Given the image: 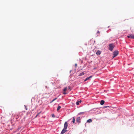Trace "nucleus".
Returning a JSON list of instances; mask_svg holds the SVG:
<instances>
[{"label":"nucleus","mask_w":134,"mask_h":134,"mask_svg":"<svg viewBox=\"0 0 134 134\" xmlns=\"http://www.w3.org/2000/svg\"><path fill=\"white\" fill-rule=\"evenodd\" d=\"M114 47L115 46L113 44H110L109 45V49L112 51Z\"/></svg>","instance_id":"obj_1"},{"label":"nucleus","mask_w":134,"mask_h":134,"mask_svg":"<svg viewBox=\"0 0 134 134\" xmlns=\"http://www.w3.org/2000/svg\"><path fill=\"white\" fill-rule=\"evenodd\" d=\"M119 53V52L118 51H115L113 52V58H114L116 56H117Z\"/></svg>","instance_id":"obj_2"},{"label":"nucleus","mask_w":134,"mask_h":134,"mask_svg":"<svg viewBox=\"0 0 134 134\" xmlns=\"http://www.w3.org/2000/svg\"><path fill=\"white\" fill-rule=\"evenodd\" d=\"M127 37L128 38L134 39V35L132 34H131L129 35H128Z\"/></svg>","instance_id":"obj_3"},{"label":"nucleus","mask_w":134,"mask_h":134,"mask_svg":"<svg viewBox=\"0 0 134 134\" xmlns=\"http://www.w3.org/2000/svg\"><path fill=\"white\" fill-rule=\"evenodd\" d=\"M68 127V123L66 122H65L64 126V129H66Z\"/></svg>","instance_id":"obj_4"},{"label":"nucleus","mask_w":134,"mask_h":134,"mask_svg":"<svg viewBox=\"0 0 134 134\" xmlns=\"http://www.w3.org/2000/svg\"><path fill=\"white\" fill-rule=\"evenodd\" d=\"M66 129H63L62 130V131L61 132V133L62 134H63L66 131Z\"/></svg>","instance_id":"obj_5"},{"label":"nucleus","mask_w":134,"mask_h":134,"mask_svg":"<svg viewBox=\"0 0 134 134\" xmlns=\"http://www.w3.org/2000/svg\"><path fill=\"white\" fill-rule=\"evenodd\" d=\"M80 117H78L77 118L76 121L79 123H80Z\"/></svg>","instance_id":"obj_6"},{"label":"nucleus","mask_w":134,"mask_h":134,"mask_svg":"<svg viewBox=\"0 0 134 134\" xmlns=\"http://www.w3.org/2000/svg\"><path fill=\"white\" fill-rule=\"evenodd\" d=\"M92 77V76H91L89 77H87L86 78V79L84 81H85L87 80L90 79Z\"/></svg>","instance_id":"obj_7"},{"label":"nucleus","mask_w":134,"mask_h":134,"mask_svg":"<svg viewBox=\"0 0 134 134\" xmlns=\"http://www.w3.org/2000/svg\"><path fill=\"white\" fill-rule=\"evenodd\" d=\"M101 53V52L99 51H98L97 52H96V54L97 55H99Z\"/></svg>","instance_id":"obj_8"},{"label":"nucleus","mask_w":134,"mask_h":134,"mask_svg":"<svg viewBox=\"0 0 134 134\" xmlns=\"http://www.w3.org/2000/svg\"><path fill=\"white\" fill-rule=\"evenodd\" d=\"M104 101L103 100H101L100 101V104L102 105L104 104Z\"/></svg>","instance_id":"obj_9"},{"label":"nucleus","mask_w":134,"mask_h":134,"mask_svg":"<svg viewBox=\"0 0 134 134\" xmlns=\"http://www.w3.org/2000/svg\"><path fill=\"white\" fill-rule=\"evenodd\" d=\"M92 122V120L91 119H90L87 120V122L88 123H90Z\"/></svg>","instance_id":"obj_10"},{"label":"nucleus","mask_w":134,"mask_h":134,"mask_svg":"<svg viewBox=\"0 0 134 134\" xmlns=\"http://www.w3.org/2000/svg\"><path fill=\"white\" fill-rule=\"evenodd\" d=\"M81 100L77 101L76 102V104L77 105H78L79 104V103H81Z\"/></svg>","instance_id":"obj_11"},{"label":"nucleus","mask_w":134,"mask_h":134,"mask_svg":"<svg viewBox=\"0 0 134 134\" xmlns=\"http://www.w3.org/2000/svg\"><path fill=\"white\" fill-rule=\"evenodd\" d=\"M84 74V72H82L81 73L79 74V76H81L83 75Z\"/></svg>","instance_id":"obj_12"},{"label":"nucleus","mask_w":134,"mask_h":134,"mask_svg":"<svg viewBox=\"0 0 134 134\" xmlns=\"http://www.w3.org/2000/svg\"><path fill=\"white\" fill-rule=\"evenodd\" d=\"M61 108V107L60 106H58L57 109V110L58 111Z\"/></svg>","instance_id":"obj_13"},{"label":"nucleus","mask_w":134,"mask_h":134,"mask_svg":"<svg viewBox=\"0 0 134 134\" xmlns=\"http://www.w3.org/2000/svg\"><path fill=\"white\" fill-rule=\"evenodd\" d=\"M75 118L74 117H73V119H72V122L74 123H75Z\"/></svg>","instance_id":"obj_14"},{"label":"nucleus","mask_w":134,"mask_h":134,"mask_svg":"<svg viewBox=\"0 0 134 134\" xmlns=\"http://www.w3.org/2000/svg\"><path fill=\"white\" fill-rule=\"evenodd\" d=\"M67 90V87H66L64 89H63V91H64V92H65V91H66V90Z\"/></svg>","instance_id":"obj_15"},{"label":"nucleus","mask_w":134,"mask_h":134,"mask_svg":"<svg viewBox=\"0 0 134 134\" xmlns=\"http://www.w3.org/2000/svg\"><path fill=\"white\" fill-rule=\"evenodd\" d=\"M57 98H55V99H53V100H52V102H53L55 100L57 99Z\"/></svg>","instance_id":"obj_16"},{"label":"nucleus","mask_w":134,"mask_h":134,"mask_svg":"<svg viewBox=\"0 0 134 134\" xmlns=\"http://www.w3.org/2000/svg\"><path fill=\"white\" fill-rule=\"evenodd\" d=\"M41 111L40 112L38 113L36 115V117L37 116H38V115L41 113Z\"/></svg>","instance_id":"obj_17"},{"label":"nucleus","mask_w":134,"mask_h":134,"mask_svg":"<svg viewBox=\"0 0 134 134\" xmlns=\"http://www.w3.org/2000/svg\"><path fill=\"white\" fill-rule=\"evenodd\" d=\"M52 117L53 118H54L55 117V115H54V114H52Z\"/></svg>","instance_id":"obj_18"},{"label":"nucleus","mask_w":134,"mask_h":134,"mask_svg":"<svg viewBox=\"0 0 134 134\" xmlns=\"http://www.w3.org/2000/svg\"><path fill=\"white\" fill-rule=\"evenodd\" d=\"M84 113V112H80V113H79L78 114L79 115H81V114H82L83 113Z\"/></svg>","instance_id":"obj_19"},{"label":"nucleus","mask_w":134,"mask_h":134,"mask_svg":"<svg viewBox=\"0 0 134 134\" xmlns=\"http://www.w3.org/2000/svg\"><path fill=\"white\" fill-rule=\"evenodd\" d=\"M25 109L26 110H27V107L25 106Z\"/></svg>","instance_id":"obj_20"},{"label":"nucleus","mask_w":134,"mask_h":134,"mask_svg":"<svg viewBox=\"0 0 134 134\" xmlns=\"http://www.w3.org/2000/svg\"><path fill=\"white\" fill-rule=\"evenodd\" d=\"M18 117H19L18 116V115H17V117H16V118H16V119H17L18 118Z\"/></svg>","instance_id":"obj_21"},{"label":"nucleus","mask_w":134,"mask_h":134,"mask_svg":"<svg viewBox=\"0 0 134 134\" xmlns=\"http://www.w3.org/2000/svg\"><path fill=\"white\" fill-rule=\"evenodd\" d=\"M97 33L99 34L100 33V32L99 31H98L97 32Z\"/></svg>","instance_id":"obj_22"},{"label":"nucleus","mask_w":134,"mask_h":134,"mask_svg":"<svg viewBox=\"0 0 134 134\" xmlns=\"http://www.w3.org/2000/svg\"><path fill=\"white\" fill-rule=\"evenodd\" d=\"M63 94H66V92H64L63 93Z\"/></svg>","instance_id":"obj_23"},{"label":"nucleus","mask_w":134,"mask_h":134,"mask_svg":"<svg viewBox=\"0 0 134 134\" xmlns=\"http://www.w3.org/2000/svg\"><path fill=\"white\" fill-rule=\"evenodd\" d=\"M77 66V64H75V67H76Z\"/></svg>","instance_id":"obj_24"},{"label":"nucleus","mask_w":134,"mask_h":134,"mask_svg":"<svg viewBox=\"0 0 134 134\" xmlns=\"http://www.w3.org/2000/svg\"><path fill=\"white\" fill-rule=\"evenodd\" d=\"M109 107V106H104V108H106L107 107Z\"/></svg>","instance_id":"obj_25"},{"label":"nucleus","mask_w":134,"mask_h":134,"mask_svg":"<svg viewBox=\"0 0 134 134\" xmlns=\"http://www.w3.org/2000/svg\"><path fill=\"white\" fill-rule=\"evenodd\" d=\"M4 117H5L6 116L5 115H4Z\"/></svg>","instance_id":"obj_26"},{"label":"nucleus","mask_w":134,"mask_h":134,"mask_svg":"<svg viewBox=\"0 0 134 134\" xmlns=\"http://www.w3.org/2000/svg\"><path fill=\"white\" fill-rule=\"evenodd\" d=\"M16 134H20V133H17Z\"/></svg>","instance_id":"obj_27"},{"label":"nucleus","mask_w":134,"mask_h":134,"mask_svg":"<svg viewBox=\"0 0 134 134\" xmlns=\"http://www.w3.org/2000/svg\"><path fill=\"white\" fill-rule=\"evenodd\" d=\"M67 134H69V133H68Z\"/></svg>","instance_id":"obj_28"}]
</instances>
